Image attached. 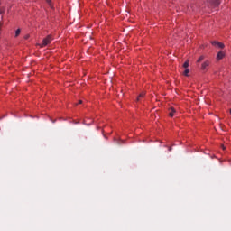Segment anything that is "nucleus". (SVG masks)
<instances>
[{"label": "nucleus", "mask_w": 231, "mask_h": 231, "mask_svg": "<svg viewBox=\"0 0 231 231\" xmlns=\"http://www.w3.org/2000/svg\"><path fill=\"white\" fill-rule=\"evenodd\" d=\"M52 41H53V36H51V34L48 35L46 38L43 39L42 43L40 44L41 48H44L48 46V44H50Z\"/></svg>", "instance_id": "nucleus-1"}, {"label": "nucleus", "mask_w": 231, "mask_h": 231, "mask_svg": "<svg viewBox=\"0 0 231 231\" xmlns=\"http://www.w3.org/2000/svg\"><path fill=\"white\" fill-rule=\"evenodd\" d=\"M208 66H210V60H206L200 67V69L202 71H207L208 69Z\"/></svg>", "instance_id": "nucleus-2"}, {"label": "nucleus", "mask_w": 231, "mask_h": 231, "mask_svg": "<svg viewBox=\"0 0 231 231\" xmlns=\"http://www.w3.org/2000/svg\"><path fill=\"white\" fill-rule=\"evenodd\" d=\"M212 46H217V48H220L221 50H223V48H225V44L222 42H219L217 41H214L211 42Z\"/></svg>", "instance_id": "nucleus-3"}, {"label": "nucleus", "mask_w": 231, "mask_h": 231, "mask_svg": "<svg viewBox=\"0 0 231 231\" xmlns=\"http://www.w3.org/2000/svg\"><path fill=\"white\" fill-rule=\"evenodd\" d=\"M209 5H211V6H214V8H216V6H219V0H209Z\"/></svg>", "instance_id": "nucleus-4"}, {"label": "nucleus", "mask_w": 231, "mask_h": 231, "mask_svg": "<svg viewBox=\"0 0 231 231\" xmlns=\"http://www.w3.org/2000/svg\"><path fill=\"white\" fill-rule=\"evenodd\" d=\"M224 57H225V52L223 51H220L217 54V60H221L222 59H224Z\"/></svg>", "instance_id": "nucleus-5"}, {"label": "nucleus", "mask_w": 231, "mask_h": 231, "mask_svg": "<svg viewBox=\"0 0 231 231\" xmlns=\"http://www.w3.org/2000/svg\"><path fill=\"white\" fill-rule=\"evenodd\" d=\"M174 113H176V110L172 107L170 108L169 116L172 117L174 116Z\"/></svg>", "instance_id": "nucleus-6"}, {"label": "nucleus", "mask_w": 231, "mask_h": 231, "mask_svg": "<svg viewBox=\"0 0 231 231\" xmlns=\"http://www.w3.org/2000/svg\"><path fill=\"white\" fill-rule=\"evenodd\" d=\"M143 97H145V93H141L139 96H138V97H137V101H139L140 100V98H143Z\"/></svg>", "instance_id": "nucleus-7"}, {"label": "nucleus", "mask_w": 231, "mask_h": 231, "mask_svg": "<svg viewBox=\"0 0 231 231\" xmlns=\"http://www.w3.org/2000/svg\"><path fill=\"white\" fill-rule=\"evenodd\" d=\"M19 35H21V29L15 31V37H19Z\"/></svg>", "instance_id": "nucleus-8"}, {"label": "nucleus", "mask_w": 231, "mask_h": 231, "mask_svg": "<svg viewBox=\"0 0 231 231\" xmlns=\"http://www.w3.org/2000/svg\"><path fill=\"white\" fill-rule=\"evenodd\" d=\"M189 73H190V70H189V69H186L184 70V75H185V77H189Z\"/></svg>", "instance_id": "nucleus-9"}, {"label": "nucleus", "mask_w": 231, "mask_h": 231, "mask_svg": "<svg viewBox=\"0 0 231 231\" xmlns=\"http://www.w3.org/2000/svg\"><path fill=\"white\" fill-rule=\"evenodd\" d=\"M202 60H205V56L203 55L198 59L197 62H201Z\"/></svg>", "instance_id": "nucleus-10"}, {"label": "nucleus", "mask_w": 231, "mask_h": 231, "mask_svg": "<svg viewBox=\"0 0 231 231\" xmlns=\"http://www.w3.org/2000/svg\"><path fill=\"white\" fill-rule=\"evenodd\" d=\"M183 68H185V69H187V68H189V60L184 62Z\"/></svg>", "instance_id": "nucleus-11"}, {"label": "nucleus", "mask_w": 231, "mask_h": 231, "mask_svg": "<svg viewBox=\"0 0 231 231\" xmlns=\"http://www.w3.org/2000/svg\"><path fill=\"white\" fill-rule=\"evenodd\" d=\"M5 13V9L0 7V15L3 14Z\"/></svg>", "instance_id": "nucleus-12"}, {"label": "nucleus", "mask_w": 231, "mask_h": 231, "mask_svg": "<svg viewBox=\"0 0 231 231\" xmlns=\"http://www.w3.org/2000/svg\"><path fill=\"white\" fill-rule=\"evenodd\" d=\"M46 1H47L48 5H49L50 6H51V0H46Z\"/></svg>", "instance_id": "nucleus-13"}, {"label": "nucleus", "mask_w": 231, "mask_h": 231, "mask_svg": "<svg viewBox=\"0 0 231 231\" xmlns=\"http://www.w3.org/2000/svg\"><path fill=\"white\" fill-rule=\"evenodd\" d=\"M24 39H25V40L30 39V34L25 35V36H24Z\"/></svg>", "instance_id": "nucleus-14"}, {"label": "nucleus", "mask_w": 231, "mask_h": 231, "mask_svg": "<svg viewBox=\"0 0 231 231\" xmlns=\"http://www.w3.org/2000/svg\"><path fill=\"white\" fill-rule=\"evenodd\" d=\"M168 151L170 152L172 151V147H169Z\"/></svg>", "instance_id": "nucleus-15"}, {"label": "nucleus", "mask_w": 231, "mask_h": 231, "mask_svg": "<svg viewBox=\"0 0 231 231\" xmlns=\"http://www.w3.org/2000/svg\"><path fill=\"white\" fill-rule=\"evenodd\" d=\"M79 104H82V100H79Z\"/></svg>", "instance_id": "nucleus-16"}, {"label": "nucleus", "mask_w": 231, "mask_h": 231, "mask_svg": "<svg viewBox=\"0 0 231 231\" xmlns=\"http://www.w3.org/2000/svg\"><path fill=\"white\" fill-rule=\"evenodd\" d=\"M2 23H0V27H1Z\"/></svg>", "instance_id": "nucleus-17"}, {"label": "nucleus", "mask_w": 231, "mask_h": 231, "mask_svg": "<svg viewBox=\"0 0 231 231\" xmlns=\"http://www.w3.org/2000/svg\"><path fill=\"white\" fill-rule=\"evenodd\" d=\"M223 149L225 150V146H223Z\"/></svg>", "instance_id": "nucleus-18"}]
</instances>
